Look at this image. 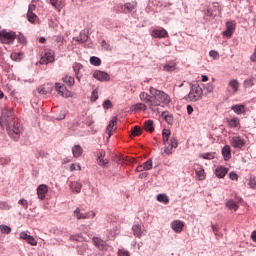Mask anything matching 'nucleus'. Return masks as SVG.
Instances as JSON below:
<instances>
[{
  "instance_id": "nucleus-54",
  "label": "nucleus",
  "mask_w": 256,
  "mask_h": 256,
  "mask_svg": "<svg viewBox=\"0 0 256 256\" xmlns=\"http://www.w3.org/2000/svg\"><path fill=\"white\" fill-rule=\"evenodd\" d=\"M111 107H113V103H111L110 100L104 101V103H103L104 109H111Z\"/></svg>"
},
{
  "instance_id": "nucleus-16",
  "label": "nucleus",
  "mask_w": 256,
  "mask_h": 256,
  "mask_svg": "<svg viewBox=\"0 0 256 256\" xmlns=\"http://www.w3.org/2000/svg\"><path fill=\"white\" fill-rule=\"evenodd\" d=\"M115 125H117V117H113L106 128V133L108 137L113 135V131H115Z\"/></svg>"
},
{
  "instance_id": "nucleus-14",
  "label": "nucleus",
  "mask_w": 256,
  "mask_h": 256,
  "mask_svg": "<svg viewBox=\"0 0 256 256\" xmlns=\"http://www.w3.org/2000/svg\"><path fill=\"white\" fill-rule=\"evenodd\" d=\"M171 227L175 233H181L185 227V224L181 220H174L171 223Z\"/></svg>"
},
{
  "instance_id": "nucleus-52",
  "label": "nucleus",
  "mask_w": 256,
  "mask_h": 256,
  "mask_svg": "<svg viewBox=\"0 0 256 256\" xmlns=\"http://www.w3.org/2000/svg\"><path fill=\"white\" fill-rule=\"evenodd\" d=\"M118 255L119 256H131V254L129 253V251L125 250V249H120L118 250Z\"/></svg>"
},
{
  "instance_id": "nucleus-33",
  "label": "nucleus",
  "mask_w": 256,
  "mask_h": 256,
  "mask_svg": "<svg viewBox=\"0 0 256 256\" xmlns=\"http://www.w3.org/2000/svg\"><path fill=\"white\" fill-rule=\"evenodd\" d=\"M171 136V131L169 129H164L162 131V137H163V145H167L169 143V137Z\"/></svg>"
},
{
  "instance_id": "nucleus-45",
  "label": "nucleus",
  "mask_w": 256,
  "mask_h": 256,
  "mask_svg": "<svg viewBox=\"0 0 256 256\" xmlns=\"http://www.w3.org/2000/svg\"><path fill=\"white\" fill-rule=\"evenodd\" d=\"M248 186L250 187V189H256V177L255 176H251L249 178Z\"/></svg>"
},
{
  "instance_id": "nucleus-11",
  "label": "nucleus",
  "mask_w": 256,
  "mask_h": 256,
  "mask_svg": "<svg viewBox=\"0 0 256 256\" xmlns=\"http://www.w3.org/2000/svg\"><path fill=\"white\" fill-rule=\"evenodd\" d=\"M151 36L154 37V39H165V37H169V33L165 28H160L153 30Z\"/></svg>"
},
{
  "instance_id": "nucleus-57",
  "label": "nucleus",
  "mask_w": 256,
  "mask_h": 256,
  "mask_svg": "<svg viewBox=\"0 0 256 256\" xmlns=\"http://www.w3.org/2000/svg\"><path fill=\"white\" fill-rule=\"evenodd\" d=\"M16 39H18L19 43H25V36L23 35L16 36Z\"/></svg>"
},
{
  "instance_id": "nucleus-7",
  "label": "nucleus",
  "mask_w": 256,
  "mask_h": 256,
  "mask_svg": "<svg viewBox=\"0 0 256 256\" xmlns=\"http://www.w3.org/2000/svg\"><path fill=\"white\" fill-rule=\"evenodd\" d=\"M21 133H23V127H21L20 123H14L12 129L8 130V134L15 141H19V137H21Z\"/></svg>"
},
{
  "instance_id": "nucleus-61",
  "label": "nucleus",
  "mask_w": 256,
  "mask_h": 256,
  "mask_svg": "<svg viewBox=\"0 0 256 256\" xmlns=\"http://www.w3.org/2000/svg\"><path fill=\"white\" fill-rule=\"evenodd\" d=\"M58 121H63V119H65V112L62 111L60 116L57 117Z\"/></svg>"
},
{
  "instance_id": "nucleus-12",
  "label": "nucleus",
  "mask_w": 256,
  "mask_h": 256,
  "mask_svg": "<svg viewBox=\"0 0 256 256\" xmlns=\"http://www.w3.org/2000/svg\"><path fill=\"white\" fill-rule=\"evenodd\" d=\"M56 91L61 95V97H71V92L67 90L65 85L56 83Z\"/></svg>"
},
{
  "instance_id": "nucleus-25",
  "label": "nucleus",
  "mask_w": 256,
  "mask_h": 256,
  "mask_svg": "<svg viewBox=\"0 0 256 256\" xmlns=\"http://www.w3.org/2000/svg\"><path fill=\"white\" fill-rule=\"evenodd\" d=\"M73 157L78 159V157H81L83 155V148L80 145H75L72 148Z\"/></svg>"
},
{
  "instance_id": "nucleus-51",
  "label": "nucleus",
  "mask_w": 256,
  "mask_h": 256,
  "mask_svg": "<svg viewBox=\"0 0 256 256\" xmlns=\"http://www.w3.org/2000/svg\"><path fill=\"white\" fill-rule=\"evenodd\" d=\"M11 163V158H0V165H9Z\"/></svg>"
},
{
  "instance_id": "nucleus-50",
  "label": "nucleus",
  "mask_w": 256,
  "mask_h": 256,
  "mask_svg": "<svg viewBox=\"0 0 256 256\" xmlns=\"http://www.w3.org/2000/svg\"><path fill=\"white\" fill-rule=\"evenodd\" d=\"M19 205H21L22 207H24V209H29V202H27L26 199H20L18 201Z\"/></svg>"
},
{
  "instance_id": "nucleus-5",
  "label": "nucleus",
  "mask_w": 256,
  "mask_h": 256,
  "mask_svg": "<svg viewBox=\"0 0 256 256\" xmlns=\"http://www.w3.org/2000/svg\"><path fill=\"white\" fill-rule=\"evenodd\" d=\"M9 117H13V109L9 108V107H5L2 109V115L0 117V126L2 128L7 127V125H9Z\"/></svg>"
},
{
  "instance_id": "nucleus-37",
  "label": "nucleus",
  "mask_w": 256,
  "mask_h": 256,
  "mask_svg": "<svg viewBox=\"0 0 256 256\" xmlns=\"http://www.w3.org/2000/svg\"><path fill=\"white\" fill-rule=\"evenodd\" d=\"M62 81L64 83H67L70 87H73V85H75V78L66 75L64 78H62Z\"/></svg>"
},
{
  "instance_id": "nucleus-27",
  "label": "nucleus",
  "mask_w": 256,
  "mask_h": 256,
  "mask_svg": "<svg viewBox=\"0 0 256 256\" xmlns=\"http://www.w3.org/2000/svg\"><path fill=\"white\" fill-rule=\"evenodd\" d=\"M240 125L241 122L239 118H232L228 120V127H230V129H237V127H240Z\"/></svg>"
},
{
  "instance_id": "nucleus-2",
  "label": "nucleus",
  "mask_w": 256,
  "mask_h": 256,
  "mask_svg": "<svg viewBox=\"0 0 256 256\" xmlns=\"http://www.w3.org/2000/svg\"><path fill=\"white\" fill-rule=\"evenodd\" d=\"M188 99L194 103L201 101V99H203V88H201L199 84H192L190 92L188 93Z\"/></svg>"
},
{
  "instance_id": "nucleus-56",
  "label": "nucleus",
  "mask_w": 256,
  "mask_h": 256,
  "mask_svg": "<svg viewBox=\"0 0 256 256\" xmlns=\"http://www.w3.org/2000/svg\"><path fill=\"white\" fill-rule=\"evenodd\" d=\"M229 177H230V179H231L232 181H237V179H239V175H237V173H235V172H231V173L229 174Z\"/></svg>"
},
{
  "instance_id": "nucleus-13",
  "label": "nucleus",
  "mask_w": 256,
  "mask_h": 256,
  "mask_svg": "<svg viewBox=\"0 0 256 256\" xmlns=\"http://www.w3.org/2000/svg\"><path fill=\"white\" fill-rule=\"evenodd\" d=\"M235 31V23L232 21L226 22V31L223 32L224 37H232Z\"/></svg>"
},
{
  "instance_id": "nucleus-40",
  "label": "nucleus",
  "mask_w": 256,
  "mask_h": 256,
  "mask_svg": "<svg viewBox=\"0 0 256 256\" xmlns=\"http://www.w3.org/2000/svg\"><path fill=\"white\" fill-rule=\"evenodd\" d=\"M134 111H147V105L143 103H137L133 106Z\"/></svg>"
},
{
  "instance_id": "nucleus-46",
  "label": "nucleus",
  "mask_w": 256,
  "mask_h": 256,
  "mask_svg": "<svg viewBox=\"0 0 256 256\" xmlns=\"http://www.w3.org/2000/svg\"><path fill=\"white\" fill-rule=\"evenodd\" d=\"M90 63L91 65H95L96 67H99V65H101V59H99V57L92 56L90 58Z\"/></svg>"
},
{
  "instance_id": "nucleus-9",
  "label": "nucleus",
  "mask_w": 256,
  "mask_h": 256,
  "mask_svg": "<svg viewBox=\"0 0 256 256\" xmlns=\"http://www.w3.org/2000/svg\"><path fill=\"white\" fill-rule=\"evenodd\" d=\"M229 143L231 147H234V149H241L242 147H245V139L241 138V136L231 137Z\"/></svg>"
},
{
  "instance_id": "nucleus-64",
  "label": "nucleus",
  "mask_w": 256,
  "mask_h": 256,
  "mask_svg": "<svg viewBox=\"0 0 256 256\" xmlns=\"http://www.w3.org/2000/svg\"><path fill=\"white\" fill-rule=\"evenodd\" d=\"M77 169V166L75 164H71L70 171H75Z\"/></svg>"
},
{
  "instance_id": "nucleus-29",
  "label": "nucleus",
  "mask_w": 256,
  "mask_h": 256,
  "mask_svg": "<svg viewBox=\"0 0 256 256\" xmlns=\"http://www.w3.org/2000/svg\"><path fill=\"white\" fill-rule=\"evenodd\" d=\"M196 177L198 179V181H205V178L207 177V175L205 174V169L203 168H199L195 171Z\"/></svg>"
},
{
  "instance_id": "nucleus-55",
  "label": "nucleus",
  "mask_w": 256,
  "mask_h": 256,
  "mask_svg": "<svg viewBox=\"0 0 256 256\" xmlns=\"http://www.w3.org/2000/svg\"><path fill=\"white\" fill-rule=\"evenodd\" d=\"M164 71H175V65L165 64Z\"/></svg>"
},
{
  "instance_id": "nucleus-59",
  "label": "nucleus",
  "mask_w": 256,
  "mask_h": 256,
  "mask_svg": "<svg viewBox=\"0 0 256 256\" xmlns=\"http://www.w3.org/2000/svg\"><path fill=\"white\" fill-rule=\"evenodd\" d=\"M136 171H137L138 173H141L142 171H145V166H144L143 164L137 166Z\"/></svg>"
},
{
  "instance_id": "nucleus-32",
  "label": "nucleus",
  "mask_w": 256,
  "mask_h": 256,
  "mask_svg": "<svg viewBox=\"0 0 256 256\" xmlns=\"http://www.w3.org/2000/svg\"><path fill=\"white\" fill-rule=\"evenodd\" d=\"M144 129H145V131H148V133H153V131H155V126L153 124V120H147L144 123Z\"/></svg>"
},
{
  "instance_id": "nucleus-28",
  "label": "nucleus",
  "mask_w": 256,
  "mask_h": 256,
  "mask_svg": "<svg viewBox=\"0 0 256 256\" xmlns=\"http://www.w3.org/2000/svg\"><path fill=\"white\" fill-rule=\"evenodd\" d=\"M37 91L40 95H47L53 91V87H47L45 85L39 86Z\"/></svg>"
},
{
  "instance_id": "nucleus-63",
  "label": "nucleus",
  "mask_w": 256,
  "mask_h": 256,
  "mask_svg": "<svg viewBox=\"0 0 256 256\" xmlns=\"http://www.w3.org/2000/svg\"><path fill=\"white\" fill-rule=\"evenodd\" d=\"M251 239L256 243V231L251 234Z\"/></svg>"
},
{
  "instance_id": "nucleus-26",
  "label": "nucleus",
  "mask_w": 256,
  "mask_h": 256,
  "mask_svg": "<svg viewBox=\"0 0 256 256\" xmlns=\"http://www.w3.org/2000/svg\"><path fill=\"white\" fill-rule=\"evenodd\" d=\"M132 231H133V235H135V237H138L139 239H141V237L143 235V230L141 229V225H139V224L133 225Z\"/></svg>"
},
{
  "instance_id": "nucleus-39",
  "label": "nucleus",
  "mask_w": 256,
  "mask_h": 256,
  "mask_svg": "<svg viewBox=\"0 0 256 256\" xmlns=\"http://www.w3.org/2000/svg\"><path fill=\"white\" fill-rule=\"evenodd\" d=\"M89 39V36L85 34V32H81L79 37H77L75 40L78 41V43H85Z\"/></svg>"
},
{
  "instance_id": "nucleus-1",
  "label": "nucleus",
  "mask_w": 256,
  "mask_h": 256,
  "mask_svg": "<svg viewBox=\"0 0 256 256\" xmlns=\"http://www.w3.org/2000/svg\"><path fill=\"white\" fill-rule=\"evenodd\" d=\"M149 93L150 94L147 92H141L139 95L140 100L143 101V103H146L149 109L159 107L160 105H169V103H171V96L163 90H158L151 86L149 88Z\"/></svg>"
},
{
  "instance_id": "nucleus-47",
  "label": "nucleus",
  "mask_w": 256,
  "mask_h": 256,
  "mask_svg": "<svg viewBox=\"0 0 256 256\" xmlns=\"http://www.w3.org/2000/svg\"><path fill=\"white\" fill-rule=\"evenodd\" d=\"M0 231L1 233H4L5 235H9L11 233V227L7 225H0Z\"/></svg>"
},
{
  "instance_id": "nucleus-48",
  "label": "nucleus",
  "mask_w": 256,
  "mask_h": 256,
  "mask_svg": "<svg viewBox=\"0 0 256 256\" xmlns=\"http://www.w3.org/2000/svg\"><path fill=\"white\" fill-rule=\"evenodd\" d=\"M90 99L93 102H95V101H97V99H99V88H96L94 91H92Z\"/></svg>"
},
{
  "instance_id": "nucleus-8",
  "label": "nucleus",
  "mask_w": 256,
  "mask_h": 256,
  "mask_svg": "<svg viewBox=\"0 0 256 256\" xmlns=\"http://www.w3.org/2000/svg\"><path fill=\"white\" fill-rule=\"evenodd\" d=\"M178 145L179 143L177 142V138H170V141L166 145H164V153L166 155H172L173 149H177Z\"/></svg>"
},
{
  "instance_id": "nucleus-41",
  "label": "nucleus",
  "mask_w": 256,
  "mask_h": 256,
  "mask_svg": "<svg viewBox=\"0 0 256 256\" xmlns=\"http://www.w3.org/2000/svg\"><path fill=\"white\" fill-rule=\"evenodd\" d=\"M141 133H143V131L141 130V127H139V126H135L131 130V135H133V137H139V135H141Z\"/></svg>"
},
{
  "instance_id": "nucleus-21",
  "label": "nucleus",
  "mask_w": 256,
  "mask_h": 256,
  "mask_svg": "<svg viewBox=\"0 0 256 256\" xmlns=\"http://www.w3.org/2000/svg\"><path fill=\"white\" fill-rule=\"evenodd\" d=\"M231 110L236 113V115H243L245 113V105L243 104H236L231 107Z\"/></svg>"
},
{
  "instance_id": "nucleus-3",
  "label": "nucleus",
  "mask_w": 256,
  "mask_h": 256,
  "mask_svg": "<svg viewBox=\"0 0 256 256\" xmlns=\"http://www.w3.org/2000/svg\"><path fill=\"white\" fill-rule=\"evenodd\" d=\"M75 219L81 221V219H93L96 215L95 211L85 212L84 209L76 208L73 212Z\"/></svg>"
},
{
  "instance_id": "nucleus-23",
  "label": "nucleus",
  "mask_w": 256,
  "mask_h": 256,
  "mask_svg": "<svg viewBox=\"0 0 256 256\" xmlns=\"http://www.w3.org/2000/svg\"><path fill=\"white\" fill-rule=\"evenodd\" d=\"M125 13H131L134 9H137V1L127 2L124 4Z\"/></svg>"
},
{
  "instance_id": "nucleus-58",
  "label": "nucleus",
  "mask_w": 256,
  "mask_h": 256,
  "mask_svg": "<svg viewBox=\"0 0 256 256\" xmlns=\"http://www.w3.org/2000/svg\"><path fill=\"white\" fill-rule=\"evenodd\" d=\"M37 9V6L35 4H30L28 8V12L33 13Z\"/></svg>"
},
{
  "instance_id": "nucleus-34",
  "label": "nucleus",
  "mask_w": 256,
  "mask_h": 256,
  "mask_svg": "<svg viewBox=\"0 0 256 256\" xmlns=\"http://www.w3.org/2000/svg\"><path fill=\"white\" fill-rule=\"evenodd\" d=\"M215 155H216L215 152H207V153L200 154L199 157L201 159H206L208 161H211L212 159H215Z\"/></svg>"
},
{
  "instance_id": "nucleus-53",
  "label": "nucleus",
  "mask_w": 256,
  "mask_h": 256,
  "mask_svg": "<svg viewBox=\"0 0 256 256\" xmlns=\"http://www.w3.org/2000/svg\"><path fill=\"white\" fill-rule=\"evenodd\" d=\"M210 57H212L213 59H219V52L215 51V50H211L209 52Z\"/></svg>"
},
{
  "instance_id": "nucleus-18",
  "label": "nucleus",
  "mask_w": 256,
  "mask_h": 256,
  "mask_svg": "<svg viewBox=\"0 0 256 256\" xmlns=\"http://www.w3.org/2000/svg\"><path fill=\"white\" fill-rule=\"evenodd\" d=\"M227 173H229V169H227L223 166H218L215 169V175H216V177H218V179H223L225 177V175H227Z\"/></svg>"
},
{
  "instance_id": "nucleus-4",
  "label": "nucleus",
  "mask_w": 256,
  "mask_h": 256,
  "mask_svg": "<svg viewBox=\"0 0 256 256\" xmlns=\"http://www.w3.org/2000/svg\"><path fill=\"white\" fill-rule=\"evenodd\" d=\"M17 39L15 32H7V30L0 31V41L6 45H11Z\"/></svg>"
},
{
  "instance_id": "nucleus-60",
  "label": "nucleus",
  "mask_w": 256,
  "mask_h": 256,
  "mask_svg": "<svg viewBox=\"0 0 256 256\" xmlns=\"http://www.w3.org/2000/svg\"><path fill=\"white\" fill-rule=\"evenodd\" d=\"M187 113L188 115H191L193 113V106L187 105Z\"/></svg>"
},
{
  "instance_id": "nucleus-6",
  "label": "nucleus",
  "mask_w": 256,
  "mask_h": 256,
  "mask_svg": "<svg viewBox=\"0 0 256 256\" xmlns=\"http://www.w3.org/2000/svg\"><path fill=\"white\" fill-rule=\"evenodd\" d=\"M55 61V52L51 49H46L40 59V65H47Z\"/></svg>"
},
{
  "instance_id": "nucleus-20",
  "label": "nucleus",
  "mask_w": 256,
  "mask_h": 256,
  "mask_svg": "<svg viewBox=\"0 0 256 256\" xmlns=\"http://www.w3.org/2000/svg\"><path fill=\"white\" fill-rule=\"evenodd\" d=\"M228 87L232 90V93L235 94L239 91V80L232 79L228 83Z\"/></svg>"
},
{
  "instance_id": "nucleus-24",
  "label": "nucleus",
  "mask_w": 256,
  "mask_h": 256,
  "mask_svg": "<svg viewBox=\"0 0 256 256\" xmlns=\"http://www.w3.org/2000/svg\"><path fill=\"white\" fill-rule=\"evenodd\" d=\"M83 69V65H81L80 63H75L73 65V70L76 76V79H78V81H81V70Z\"/></svg>"
},
{
  "instance_id": "nucleus-42",
  "label": "nucleus",
  "mask_w": 256,
  "mask_h": 256,
  "mask_svg": "<svg viewBox=\"0 0 256 256\" xmlns=\"http://www.w3.org/2000/svg\"><path fill=\"white\" fill-rule=\"evenodd\" d=\"M27 19L29 23H35L37 21V15L34 12H27Z\"/></svg>"
},
{
  "instance_id": "nucleus-17",
  "label": "nucleus",
  "mask_w": 256,
  "mask_h": 256,
  "mask_svg": "<svg viewBox=\"0 0 256 256\" xmlns=\"http://www.w3.org/2000/svg\"><path fill=\"white\" fill-rule=\"evenodd\" d=\"M20 239L27 241V243H29V245H32V246L37 245V240H35V238H33V236L28 235L25 232L20 233Z\"/></svg>"
},
{
  "instance_id": "nucleus-62",
  "label": "nucleus",
  "mask_w": 256,
  "mask_h": 256,
  "mask_svg": "<svg viewBox=\"0 0 256 256\" xmlns=\"http://www.w3.org/2000/svg\"><path fill=\"white\" fill-rule=\"evenodd\" d=\"M250 60H251L253 63H255V61H256V52H255V51H254V53L251 55Z\"/></svg>"
},
{
  "instance_id": "nucleus-49",
  "label": "nucleus",
  "mask_w": 256,
  "mask_h": 256,
  "mask_svg": "<svg viewBox=\"0 0 256 256\" xmlns=\"http://www.w3.org/2000/svg\"><path fill=\"white\" fill-rule=\"evenodd\" d=\"M255 85V78H249L244 81V87H253Z\"/></svg>"
},
{
  "instance_id": "nucleus-38",
  "label": "nucleus",
  "mask_w": 256,
  "mask_h": 256,
  "mask_svg": "<svg viewBox=\"0 0 256 256\" xmlns=\"http://www.w3.org/2000/svg\"><path fill=\"white\" fill-rule=\"evenodd\" d=\"M226 207L233 211H237V209H239V206H237V202L233 200H229L228 202H226Z\"/></svg>"
},
{
  "instance_id": "nucleus-44",
  "label": "nucleus",
  "mask_w": 256,
  "mask_h": 256,
  "mask_svg": "<svg viewBox=\"0 0 256 256\" xmlns=\"http://www.w3.org/2000/svg\"><path fill=\"white\" fill-rule=\"evenodd\" d=\"M145 171H150V169H153V160L148 159L146 162L143 163Z\"/></svg>"
},
{
  "instance_id": "nucleus-30",
  "label": "nucleus",
  "mask_w": 256,
  "mask_h": 256,
  "mask_svg": "<svg viewBox=\"0 0 256 256\" xmlns=\"http://www.w3.org/2000/svg\"><path fill=\"white\" fill-rule=\"evenodd\" d=\"M82 185L79 182H71L70 189L73 191V193H81Z\"/></svg>"
},
{
  "instance_id": "nucleus-35",
  "label": "nucleus",
  "mask_w": 256,
  "mask_h": 256,
  "mask_svg": "<svg viewBox=\"0 0 256 256\" xmlns=\"http://www.w3.org/2000/svg\"><path fill=\"white\" fill-rule=\"evenodd\" d=\"M162 117L168 125H173V115L169 114V112H163Z\"/></svg>"
},
{
  "instance_id": "nucleus-15",
  "label": "nucleus",
  "mask_w": 256,
  "mask_h": 256,
  "mask_svg": "<svg viewBox=\"0 0 256 256\" xmlns=\"http://www.w3.org/2000/svg\"><path fill=\"white\" fill-rule=\"evenodd\" d=\"M93 77L97 79V81H109L110 79L109 74L103 71H95Z\"/></svg>"
},
{
  "instance_id": "nucleus-10",
  "label": "nucleus",
  "mask_w": 256,
  "mask_h": 256,
  "mask_svg": "<svg viewBox=\"0 0 256 256\" xmlns=\"http://www.w3.org/2000/svg\"><path fill=\"white\" fill-rule=\"evenodd\" d=\"M47 193H49V186L46 184H41L38 186L37 195L40 201H44L45 197H47Z\"/></svg>"
},
{
  "instance_id": "nucleus-19",
  "label": "nucleus",
  "mask_w": 256,
  "mask_h": 256,
  "mask_svg": "<svg viewBox=\"0 0 256 256\" xmlns=\"http://www.w3.org/2000/svg\"><path fill=\"white\" fill-rule=\"evenodd\" d=\"M221 153H222V155L224 157V161H229V159H231V146L225 145L222 148Z\"/></svg>"
},
{
  "instance_id": "nucleus-22",
  "label": "nucleus",
  "mask_w": 256,
  "mask_h": 256,
  "mask_svg": "<svg viewBox=\"0 0 256 256\" xmlns=\"http://www.w3.org/2000/svg\"><path fill=\"white\" fill-rule=\"evenodd\" d=\"M52 7H55L57 11H61L65 7V2L63 0H50Z\"/></svg>"
},
{
  "instance_id": "nucleus-36",
  "label": "nucleus",
  "mask_w": 256,
  "mask_h": 256,
  "mask_svg": "<svg viewBox=\"0 0 256 256\" xmlns=\"http://www.w3.org/2000/svg\"><path fill=\"white\" fill-rule=\"evenodd\" d=\"M157 201H159V203H164V205L169 204V196H167V194H159L157 196Z\"/></svg>"
},
{
  "instance_id": "nucleus-43",
  "label": "nucleus",
  "mask_w": 256,
  "mask_h": 256,
  "mask_svg": "<svg viewBox=\"0 0 256 256\" xmlns=\"http://www.w3.org/2000/svg\"><path fill=\"white\" fill-rule=\"evenodd\" d=\"M92 241H93L95 247H103V245L105 244V242H103V240L99 237H94L92 239Z\"/></svg>"
},
{
  "instance_id": "nucleus-31",
  "label": "nucleus",
  "mask_w": 256,
  "mask_h": 256,
  "mask_svg": "<svg viewBox=\"0 0 256 256\" xmlns=\"http://www.w3.org/2000/svg\"><path fill=\"white\" fill-rule=\"evenodd\" d=\"M98 163L99 165H102L103 167H105V165H107L109 162L107 160H105V151L101 150L98 154Z\"/></svg>"
}]
</instances>
